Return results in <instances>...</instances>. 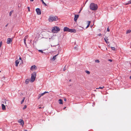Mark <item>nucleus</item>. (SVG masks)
I'll return each instance as SVG.
<instances>
[{
    "instance_id": "nucleus-1",
    "label": "nucleus",
    "mask_w": 131,
    "mask_h": 131,
    "mask_svg": "<svg viewBox=\"0 0 131 131\" xmlns=\"http://www.w3.org/2000/svg\"><path fill=\"white\" fill-rule=\"evenodd\" d=\"M58 20V18L56 16H54L52 15L49 16L48 20L50 22H52L54 21H56Z\"/></svg>"
},
{
    "instance_id": "nucleus-2",
    "label": "nucleus",
    "mask_w": 131,
    "mask_h": 131,
    "mask_svg": "<svg viewBox=\"0 0 131 131\" xmlns=\"http://www.w3.org/2000/svg\"><path fill=\"white\" fill-rule=\"evenodd\" d=\"M90 9L93 10H96L98 8L97 5L93 3H92L90 4Z\"/></svg>"
},
{
    "instance_id": "nucleus-3",
    "label": "nucleus",
    "mask_w": 131,
    "mask_h": 131,
    "mask_svg": "<svg viewBox=\"0 0 131 131\" xmlns=\"http://www.w3.org/2000/svg\"><path fill=\"white\" fill-rule=\"evenodd\" d=\"M64 31H68L71 32H76V31L75 29H70L67 27H65L63 29Z\"/></svg>"
},
{
    "instance_id": "nucleus-4",
    "label": "nucleus",
    "mask_w": 131,
    "mask_h": 131,
    "mask_svg": "<svg viewBox=\"0 0 131 131\" xmlns=\"http://www.w3.org/2000/svg\"><path fill=\"white\" fill-rule=\"evenodd\" d=\"M60 30V28L57 26H55L52 28V32L53 33H57Z\"/></svg>"
},
{
    "instance_id": "nucleus-5",
    "label": "nucleus",
    "mask_w": 131,
    "mask_h": 131,
    "mask_svg": "<svg viewBox=\"0 0 131 131\" xmlns=\"http://www.w3.org/2000/svg\"><path fill=\"white\" fill-rule=\"evenodd\" d=\"M36 75V73L35 72H34L31 74V77L30 79L31 82H33L35 80Z\"/></svg>"
},
{
    "instance_id": "nucleus-6",
    "label": "nucleus",
    "mask_w": 131,
    "mask_h": 131,
    "mask_svg": "<svg viewBox=\"0 0 131 131\" xmlns=\"http://www.w3.org/2000/svg\"><path fill=\"white\" fill-rule=\"evenodd\" d=\"M6 106H8L11 105L12 103L11 102L8 100H6L5 101Z\"/></svg>"
},
{
    "instance_id": "nucleus-7",
    "label": "nucleus",
    "mask_w": 131,
    "mask_h": 131,
    "mask_svg": "<svg viewBox=\"0 0 131 131\" xmlns=\"http://www.w3.org/2000/svg\"><path fill=\"white\" fill-rule=\"evenodd\" d=\"M13 39L9 38H8L7 39V43L8 44H9L12 41Z\"/></svg>"
},
{
    "instance_id": "nucleus-8",
    "label": "nucleus",
    "mask_w": 131,
    "mask_h": 131,
    "mask_svg": "<svg viewBox=\"0 0 131 131\" xmlns=\"http://www.w3.org/2000/svg\"><path fill=\"white\" fill-rule=\"evenodd\" d=\"M36 10L37 14L40 15L41 14V12L40 9L37 8L36 9Z\"/></svg>"
},
{
    "instance_id": "nucleus-9",
    "label": "nucleus",
    "mask_w": 131,
    "mask_h": 131,
    "mask_svg": "<svg viewBox=\"0 0 131 131\" xmlns=\"http://www.w3.org/2000/svg\"><path fill=\"white\" fill-rule=\"evenodd\" d=\"M18 122L20 123L21 125H22V126H23L24 123V122L22 119H19L18 120Z\"/></svg>"
},
{
    "instance_id": "nucleus-10",
    "label": "nucleus",
    "mask_w": 131,
    "mask_h": 131,
    "mask_svg": "<svg viewBox=\"0 0 131 131\" xmlns=\"http://www.w3.org/2000/svg\"><path fill=\"white\" fill-rule=\"evenodd\" d=\"M37 69V67L35 65H34L33 66H31L30 68L31 70H32V71L36 69Z\"/></svg>"
},
{
    "instance_id": "nucleus-11",
    "label": "nucleus",
    "mask_w": 131,
    "mask_h": 131,
    "mask_svg": "<svg viewBox=\"0 0 131 131\" xmlns=\"http://www.w3.org/2000/svg\"><path fill=\"white\" fill-rule=\"evenodd\" d=\"M79 15H75L74 16V21L76 22L77 20L79 17Z\"/></svg>"
},
{
    "instance_id": "nucleus-12",
    "label": "nucleus",
    "mask_w": 131,
    "mask_h": 131,
    "mask_svg": "<svg viewBox=\"0 0 131 131\" xmlns=\"http://www.w3.org/2000/svg\"><path fill=\"white\" fill-rule=\"evenodd\" d=\"M28 37V36H25L24 38V43L25 44L26 46L27 44L26 43V39Z\"/></svg>"
},
{
    "instance_id": "nucleus-13",
    "label": "nucleus",
    "mask_w": 131,
    "mask_h": 131,
    "mask_svg": "<svg viewBox=\"0 0 131 131\" xmlns=\"http://www.w3.org/2000/svg\"><path fill=\"white\" fill-rule=\"evenodd\" d=\"M19 59H18L16 60L15 61L16 66L17 67L18 66V64L19 62Z\"/></svg>"
},
{
    "instance_id": "nucleus-14",
    "label": "nucleus",
    "mask_w": 131,
    "mask_h": 131,
    "mask_svg": "<svg viewBox=\"0 0 131 131\" xmlns=\"http://www.w3.org/2000/svg\"><path fill=\"white\" fill-rule=\"evenodd\" d=\"M2 109L4 110L6 109V107L5 105L3 104H2Z\"/></svg>"
},
{
    "instance_id": "nucleus-15",
    "label": "nucleus",
    "mask_w": 131,
    "mask_h": 131,
    "mask_svg": "<svg viewBox=\"0 0 131 131\" xmlns=\"http://www.w3.org/2000/svg\"><path fill=\"white\" fill-rule=\"evenodd\" d=\"M59 103L60 104H63V101L61 99H60L59 100Z\"/></svg>"
},
{
    "instance_id": "nucleus-16",
    "label": "nucleus",
    "mask_w": 131,
    "mask_h": 131,
    "mask_svg": "<svg viewBox=\"0 0 131 131\" xmlns=\"http://www.w3.org/2000/svg\"><path fill=\"white\" fill-rule=\"evenodd\" d=\"M58 55V54H57V55H56L54 56H53L52 59V61H54L56 59V57Z\"/></svg>"
},
{
    "instance_id": "nucleus-17",
    "label": "nucleus",
    "mask_w": 131,
    "mask_h": 131,
    "mask_svg": "<svg viewBox=\"0 0 131 131\" xmlns=\"http://www.w3.org/2000/svg\"><path fill=\"white\" fill-rule=\"evenodd\" d=\"M87 23H88V25L86 27V28H88L89 26H90V24L91 22H90V21H88Z\"/></svg>"
},
{
    "instance_id": "nucleus-18",
    "label": "nucleus",
    "mask_w": 131,
    "mask_h": 131,
    "mask_svg": "<svg viewBox=\"0 0 131 131\" xmlns=\"http://www.w3.org/2000/svg\"><path fill=\"white\" fill-rule=\"evenodd\" d=\"M49 92H44L42 93L41 94H40V95L41 96H43V95H44L46 93H48Z\"/></svg>"
},
{
    "instance_id": "nucleus-19",
    "label": "nucleus",
    "mask_w": 131,
    "mask_h": 131,
    "mask_svg": "<svg viewBox=\"0 0 131 131\" xmlns=\"http://www.w3.org/2000/svg\"><path fill=\"white\" fill-rule=\"evenodd\" d=\"M29 79H26L25 81V83L26 84H28V83H29Z\"/></svg>"
},
{
    "instance_id": "nucleus-20",
    "label": "nucleus",
    "mask_w": 131,
    "mask_h": 131,
    "mask_svg": "<svg viewBox=\"0 0 131 131\" xmlns=\"http://www.w3.org/2000/svg\"><path fill=\"white\" fill-rule=\"evenodd\" d=\"M41 1L42 2V4L44 5L45 6H46L47 5L43 1V0H41Z\"/></svg>"
},
{
    "instance_id": "nucleus-21",
    "label": "nucleus",
    "mask_w": 131,
    "mask_h": 131,
    "mask_svg": "<svg viewBox=\"0 0 131 131\" xmlns=\"http://www.w3.org/2000/svg\"><path fill=\"white\" fill-rule=\"evenodd\" d=\"M131 32V30H129L127 31L126 34H128Z\"/></svg>"
},
{
    "instance_id": "nucleus-22",
    "label": "nucleus",
    "mask_w": 131,
    "mask_h": 131,
    "mask_svg": "<svg viewBox=\"0 0 131 131\" xmlns=\"http://www.w3.org/2000/svg\"><path fill=\"white\" fill-rule=\"evenodd\" d=\"M85 72L88 74H89L90 73V72L88 71H87V70L85 71Z\"/></svg>"
},
{
    "instance_id": "nucleus-23",
    "label": "nucleus",
    "mask_w": 131,
    "mask_h": 131,
    "mask_svg": "<svg viewBox=\"0 0 131 131\" xmlns=\"http://www.w3.org/2000/svg\"><path fill=\"white\" fill-rule=\"evenodd\" d=\"M104 88V86H103L102 87H99V88H96V89H103V88Z\"/></svg>"
},
{
    "instance_id": "nucleus-24",
    "label": "nucleus",
    "mask_w": 131,
    "mask_h": 131,
    "mask_svg": "<svg viewBox=\"0 0 131 131\" xmlns=\"http://www.w3.org/2000/svg\"><path fill=\"white\" fill-rule=\"evenodd\" d=\"M25 98L24 97L23 98V99L21 101V104H22L23 103V102H24V100H25Z\"/></svg>"
},
{
    "instance_id": "nucleus-25",
    "label": "nucleus",
    "mask_w": 131,
    "mask_h": 131,
    "mask_svg": "<svg viewBox=\"0 0 131 131\" xmlns=\"http://www.w3.org/2000/svg\"><path fill=\"white\" fill-rule=\"evenodd\" d=\"M27 108V106L26 105H25L24 106V107L23 108V110H24Z\"/></svg>"
},
{
    "instance_id": "nucleus-26",
    "label": "nucleus",
    "mask_w": 131,
    "mask_h": 131,
    "mask_svg": "<svg viewBox=\"0 0 131 131\" xmlns=\"http://www.w3.org/2000/svg\"><path fill=\"white\" fill-rule=\"evenodd\" d=\"M95 61L97 63H99L100 62V61L99 60H95Z\"/></svg>"
},
{
    "instance_id": "nucleus-27",
    "label": "nucleus",
    "mask_w": 131,
    "mask_h": 131,
    "mask_svg": "<svg viewBox=\"0 0 131 131\" xmlns=\"http://www.w3.org/2000/svg\"><path fill=\"white\" fill-rule=\"evenodd\" d=\"M131 4V0H130L128 2V3L127 4Z\"/></svg>"
},
{
    "instance_id": "nucleus-28",
    "label": "nucleus",
    "mask_w": 131,
    "mask_h": 131,
    "mask_svg": "<svg viewBox=\"0 0 131 131\" xmlns=\"http://www.w3.org/2000/svg\"><path fill=\"white\" fill-rule=\"evenodd\" d=\"M38 51L40 52H41L42 53H43V52L41 50H38Z\"/></svg>"
},
{
    "instance_id": "nucleus-29",
    "label": "nucleus",
    "mask_w": 131,
    "mask_h": 131,
    "mask_svg": "<svg viewBox=\"0 0 131 131\" xmlns=\"http://www.w3.org/2000/svg\"><path fill=\"white\" fill-rule=\"evenodd\" d=\"M111 48L112 50H115V48L114 47H111Z\"/></svg>"
},
{
    "instance_id": "nucleus-30",
    "label": "nucleus",
    "mask_w": 131,
    "mask_h": 131,
    "mask_svg": "<svg viewBox=\"0 0 131 131\" xmlns=\"http://www.w3.org/2000/svg\"><path fill=\"white\" fill-rule=\"evenodd\" d=\"M13 12V11H11V12H10L9 13V15L10 16H11L12 14V13Z\"/></svg>"
},
{
    "instance_id": "nucleus-31",
    "label": "nucleus",
    "mask_w": 131,
    "mask_h": 131,
    "mask_svg": "<svg viewBox=\"0 0 131 131\" xmlns=\"http://www.w3.org/2000/svg\"><path fill=\"white\" fill-rule=\"evenodd\" d=\"M104 39V40L106 42V43H107L108 42H107V40H106V39L105 38ZM108 43H109V42H108Z\"/></svg>"
},
{
    "instance_id": "nucleus-32",
    "label": "nucleus",
    "mask_w": 131,
    "mask_h": 131,
    "mask_svg": "<svg viewBox=\"0 0 131 131\" xmlns=\"http://www.w3.org/2000/svg\"><path fill=\"white\" fill-rule=\"evenodd\" d=\"M41 96L40 95H38V99H40V98L41 97Z\"/></svg>"
},
{
    "instance_id": "nucleus-33",
    "label": "nucleus",
    "mask_w": 131,
    "mask_h": 131,
    "mask_svg": "<svg viewBox=\"0 0 131 131\" xmlns=\"http://www.w3.org/2000/svg\"><path fill=\"white\" fill-rule=\"evenodd\" d=\"M28 11L29 12L30 11V7H28Z\"/></svg>"
},
{
    "instance_id": "nucleus-34",
    "label": "nucleus",
    "mask_w": 131,
    "mask_h": 131,
    "mask_svg": "<svg viewBox=\"0 0 131 131\" xmlns=\"http://www.w3.org/2000/svg\"><path fill=\"white\" fill-rule=\"evenodd\" d=\"M107 31L109 32L110 31V29H109V28L108 27L107 29Z\"/></svg>"
},
{
    "instance_id": "nucleus-35",
    "label": "nucleus",
    "mask_w": 131,
    "mask_h": 131,
    "mask_svg": "<svg viewBox=\"0 0 131 131\" xmlns=\"http://www.w3.org/2000/svg\"><path fill=\"white\" fill-rule=\"evenodd\" d=\"M101 35H102L101 33H99L98 35V36H101Z\"/></svg>"
},
{
    "instance_id": "nucleus-36",
    "label": "nucleus",
    "mask_w": 131,
    "mask_h": 131,
    "mask_svg": "<svg viewBox=\"0 0 131 131\" xmlns=\"http://www.w3.org/2000/svg\"><path fill=\"white\" fill-rule=\"evenodd\" d=\"M105 38L107 40H108V37H105Z\"/></svg>"
},
{
    "instance_id": "nucleus-37",
    "label": "nucleus",
    "mask_w": 131,
    "mask_h": 131,
    "mask_svg": "<svg viewBox=\"0 0 131 131\" xmlns=\"http://www.w3.org/2000/svg\"><path fill=\"white\" fill-rule=\"evenodd\" d=\"M64 101H66L67 100V99L66 98H64Z\"/></svg>"
},
{
    "instance_id": "nucleus-38",
    "label": "nucleus",
    "mask_w": 131,
    "mask_h": 131,
    "mask_svg": "<svg viewBox=\"0 0 131 131\" xmlns=\"http://www.w3.org/2000/svg\"><path fill=\"white\" fill-rule=\"evenodd\" d=\"M18 59L19 60V61L20 60H21V57H19V59Z\"/></svg>"
},
{
    "instance_id": "nucleus-39",
    "label": "nucleus",
    "mask_w": 131,
    "mask_h": 131,
    "mask_svg": "<svg viewBox=\"0 0 131 131\" xmlns=\"http://www.w3.org/2000/svg\"><path fill=\"white\" fill-rule=\"evenodd\" d=\"M42 108V107H39L38 108L39 109H40L41 108Z\"/></svg>"
},
{
    "instance_id": "nucleus-40",
    "label": "nucleus",
    "mask_w": 131,
    "mask_h": 131,
    "mask_svg": "<svg viewBox=\"0 0 131 131\" xmlns=\"http://www.w3.org/2000/svg\"><path fill=\"white\" fill-rule=\"evenodd\" d=\"M34 0H30V1L31 2H33V1Z\"/></svg>"
},
{
    "instance_id": "nucleus-41",
    "label": "nucleus",
    "mask_w": 131,
    "mask_h": 131,
    "mask_svg": "<svg viewBox=\"0 0 131 131\" xmlns=\"http://www.w3.org/2000/svg\"><path fill=\"white\" fill-rule=\"evenodd\" d=\"M109 61H111V62L112 61V60H110V59L109 60Z\"/></svg>"
},
{
    "instance_id": "nucleus-42",
    "label": "nucleus",
    "mask_w": 131,
    "mask_h": 131,
    "mask_svg": "<svg viewBox=\"0 0 131 131\" xmlns=\"http://www.w3.org/2000/svg\"><path fill=\"white\" fill-rule=\"evenodd\" d=\"M82 9H81L80 10V11L79 12V13H80V12L81 11V10Z\"/></svg>"
},
{
    "instance_id": "nucleus-43",
    "label": "nucleus",
    "mask_w": 131,
    "mask_h": 131,
    "mask_svg": "<svg viewBox=\"0 0 131 131\" xmlns=\"http://www.w3.org/2000/svg\"><path fill=\"white\" fill-rule=\"evenodd\" d=\"M24 131H27V130H24Z\"/></svg>"
},
{
    "instance_id": "nucleus-44",
    "label": "nucleus",
    "mask_w": 131,
    "mask_h": 131,
    "mask_svg": "<svg viewBox=\"0 0 131 131\" xmlns=\"http://www.w3.org/2000/svg\"><path fill=\"white\" fill-rule=\"evenodd\" d=\"M130 79H131V76L130 77Z\"/></svg>"
},
{
    "instance_id": "nucleus-45",
    "label": "nucleus",
    "mask_w": 131,
    "mask_h": 131,
    "mask_svg": "<svg viewBox=\"0 0 131 131\" xmlns=\"http://www.w3.org/2000/svg\"><path fill=\"white\" fill-rule=\"evenodd\" d=\"M7 25H6V26H7Z\"/></svg>"
},
{
    "instance_id": "nucleus-46",
    "label": "nucleus",
    "mask_w": 131,
    "mask_h": 131,
    "mask_svg": "<svg viewBox=\"0 0 131 131\" xmlns=\"http://www.w3.org/2000/svg\"><path fill=\"white\" fill-rule=\"evenodd\" d=\"M31 40H30V41L31 42Z\"/></svg>"
},
{
    "instance_id": "nucleus-47",
    "label": "nucleus",
    "mask_w": 131,
    "mask_h": 131,
    "mask_svg": "<svg viewBox=\"0 0 131 131\" xmlns=\"http://www.w3.org/2000/svg\"><path fill=\"white\" fill-rule=\"evenodd\" d=\"M66 107H64V108H66Z\"/></svg>"
},
{
    "instance_id": "nucleus-48",
    "label": "nucleus",
    "mask_w": 131,
    "mask_h": 131,
    "mask_svg": "<svg viewBox=\"0 0 131 131\" xmlns=\"http://www.w3.org/2000/svg\"><path fill=\"white\" fill-rule=\"evenodd\" d=\"M1 72V71H0V72Z\"/></svg>"
}]
</instances>
